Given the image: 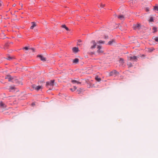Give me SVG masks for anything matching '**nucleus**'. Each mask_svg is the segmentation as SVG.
<instances>
[{
	"label": "nucleus",
	"mask_w": 158,
	"mask_h": 158,
	"mask_svg": "<svg viewBox=\"0 0 158 158\" xmlns=\"http://www.w3.org/2000/svg\"><path fill=\"white\" fill-rule=\"evenodd\" d=\"M5 79H8V81H12L14 82L13 80L14 79L13 77H12L10 75H7Z\"/></svg>",
	"instance_id": "nucleus-4"
},
{
	"label": "nucleus",
	"mask_w": 158,
	"mask_h": 158,
	"mask_svg": "<svg viewBox=\"0 0 158 158\" xmlns=\"http://www.w3.org/2000/svg\"><path fill=\"white\" fill-rule=\"evenodd\" d=\"M79 59L77 58H76L73 60V63L75 64H77L78 62Z\"/></svg>",
	"instance_id": "nucleus-16"
},
{
	"label": "nucleus",
	"mask_w": 158,
	"mask_h": 158,
	"mask_svg": "<svg viewBox=\"0 0 158 158\" xmlns=\"http://www.w3.org/2000/svg\"><path fill=\"white\" fill-rule=\"evenodd\" d=\"M54 83V80H53L49 81L46 82V86L48 87V86H53Z\"/></svg>",
	"instance_id": "nucleus-2"
},
{
	"label": "nucleus",
	"mask_w": 158,
	"mask_h": 158,
	"mask_svg": "<svg viewBox=\"0 0 158 158\" xmlns=\"http://www.w3.org/2000/svg\"><path fill=\"white\" fill-rule=\"evenodd\" d=\"M117 73H118L116 70H114L112 72H110L109 75L110 76H113L114 74H116Z\"/></svg>",
	"instance_id": "nucleus-6"
},
{
	"label": "nucleus",
	"mask_w": 158,
	"mask_h": 158,
	"mask_svg": "<svg viewBox=\"0 0 158 158\" xmlns=\"http://www.w3.org/2000/svg\"><path fill=\"white\" fill-rule=\"evenodd\" d=\"M3 5L2 2H0V7H1Z\"/></svg>",
	"instance_id": "nucleus-28"
},
{
	"label": "nucleus",
	"mask_w": 158,
	"mask_h": 158,
	"mask_svg": "<svg viewBox=\"0 0 158 158\" xmlns=\"http://www.w3.org/2000/svg\"><path fill=\"white\" fill-rule=\"evenodd\" d=\"M78 43H81V40H78Z\"/></svg>",
	"instance_id": "nucleus-33"
},
{
	"label": "nucleus",
	"mask_w": 158,
	"mask_h": 158,
	"mask_svg": "<svg viewBox=\"0 0 158 158\" xmlns=\"http://www.w3.org/2000/svg\"><path fill=\"white\" fill-rule=\"evenodd\" d=\"M7 59L8 60H10L12 58L11 57L9 56L8 57V58Z\"/></svg>",
	"instance_id": "nucleus-25"
},
{
	"label": "nucleus",
	"mask_w": 158,
	"mask_h": 158,
	"mask_svg": "<svg viewBox=\"0 0 158 158\" xmlns=\"http://www.w3.org/2000/svg\"><path fill=\"white\" fill-rule=\"evenodd\" d=\"M73 88H74V90H76L77 88L75 86H74Z\"/></svg>",
	"instance_id": "nucleus-32"
},
{
	"label": "nucleus",
	"mask_w": 158,
	"mask_h": 158,
	"mask_svg": "<svg viewBox=\"0 0 158 158\" xmlns=\"http://www.w3.org/2000/svg\"><path fill=\"white\" fill-rule=\"evenodd\" d=\"M0 106L1 107H3V108L6 107L5 105L2 102H0Z\"/></svg>",
	"instance_id": "nucleus-14"
},
{
	"label": "nucleus",
	"mask_w": 158,
	"mask_h": 158,
	"mask_svg": "<svg viewBox=\"0 0 158 158\" xmlns=\"http://www.w3.org/2000/svg\"><path fill=\"white\" fill-rule=\"evenodd\" d=\"M105 6V4H103L102 3L101 4L100 6L101 7H103L104 6Z\"/></svg>",
	"instance_id": "nucleus-26"
},
{
	"label": "nucleus",
	"mask_w": 158,
	"mask_h": 158,
	"mask_svg": "<svg viewBox=\"0 0 158 158\" xmlns=\"http://www.w3.org/2000/svg\"><path fill=\"white\" fill-rule=\"evenodd\" d=\"M92 54H94V53L92 52Z\"/></svg>",
	"instance_id": "nucleus-40"
},
{
	"label": "nucleus",
	"mask_w": 158,
	"mask_h": 158,
	"mask_svg": "<svg viewBox=\"0 0 158 158\" xmlns=\"http://www.w3.org/2000/svg\"><path fill=\"white\" fill-rule=\"evenodd\" d=\"M77 44L78 45H81L80 44Z\"/></svg>",
	"instance_id": "nucleus-37"
},
{
	"label": "nucleus",
	"mask_w": 158,
	"mask_h": 158,
	"mask_svg": "<svg viewBox=\"0 0 158 158\" xmlns=\"http://www.w3.org/2000/svg\"><path fill=\"white\" fill-rule=\"evenodd\" d=\"M115 43V41L114 40H112L111 41H109L108 42V44L109 45H113L114 43Z\"/></svg>",
	"instance_id": "nucleus-12"
},
{
	"label": "nucleus",
	"mask_w": 158,
	"mask_h": 158,
	"mask_svg": "<svg viewBox=\"0 0 158 158\" xmlns=\"http://www.w3.org/2000/svg\"><path fill=\"white\" fill-rule=\"evenodd\" d=\"M153 50V49L150 48V49H149L148 51L150 52L152 51Z\"/></svg>",
	"instance_id": "nucleus-24"
},
{
	"label": "nucleus",
	"mask_w": 158,
	"mask_h": 158,
	"mask_svg": "<svg viewBox=\"0 0 158 158\" xmlns=\"http://www.w3.org/2000/svg\"><path fill=\"white\" fill-rule=\"evenodd\" d=\"M73 52H77L78 51V48H77L74 47L73 48Z\"/></svg>",
	"instance_id": "nucleus-13"
},
{
	"label": "nucleus",
	"mask_w": 158,
	"mask_h": 158,
	"mask_svg": "<svg viewBox=\"0 0 158 158\" xmlns=\"http://www.w3.org/2000/svg\"><path fill=\"white\" fill-rule=\"evenodd\" d=\"M95 80L98 82H99L101 81V79L99 78L98 76H96L95 77Z\"/></svg>",
	"instance_id": "nucleus-18"
},
{
	"label": "nucleus",
	"mask_w": 158,
	"mask_h": 158,
	"mask_svg": "<svg viewBox=\"0 0 158 158\" xmlns=\"http://www.w3.org/2000/svg\"><path fill=\"white\" fill-rule=\"evenodd\" d=\"M61 27L62 28H65L67 31H69V28L66 26L65 25H62Z\"/></svg>",
	"instance_id": "nucleus-17"
},
{
	"label": "nucleus",
	"mask_w": 158,
	"mask_h": 158,
	"mask_svg": "<svg viewBox=\"0 0 158 158\" xmlns=\"http://www.w3.org/2000/svg\"><path fill=\"white\" fill-rule=\"evenodd\" d=\"M152 39H153L156 42L158 41V37H152Z\"/></svg>",
	"instance_id": "nucleus-19"
},
{
	"label": "nucleus",
	"mask_w": 158,
	"mask_h": 158,
	"mask_svg": "<svg viewBox=\"0 0 158 158\" xmlns=\"http://www.w3.org/2000/svg\"><path fill=\"white\" fill-rule=\"evenodd\" d=\"M37 86L35 85H32V88L35 89H36Z\"/></svg>",
	"instance_id": "nucleus-21"
},
{
	"label": "nucleus",
	"mask_w": 158,
	"mask_h": 158,
	"mask_svg": "<svg viewBox=\"0 0 158 158\" xmlns=\"http://www.w3.org/2000/svg\"><path fill=\"white\" fill-rule=\"evenodd\" d=\"M43 88L42 86H37L36 90L38 91L40 89H42Z\"/></svg>",
	"instance_id": "nucleus-15"
},
{
	"label": "nucleus",
	"mask_w": 158,
	"mask_h": 158,
	"mask_svg": "<svg viewBox=\"0 0 158 158\" xmlns=\"http://www.w3.org/2000/svg\"><path fill=\"white\" fill-rule=\"evenodd\" d=\"M13 6H16V5L15 4H14Z\"/></svg>",
	"instance_id": "nucleus-36"
},
{
	"label": "nucleus",
	"mask_w": 158,
	"mask_h": 158,
	"mask_svg": "<svg viewBox=\"0 0 158 158\" xmlns=\"http://www.w3.org/2000/svg\"><path fill=\"white\" fill-rule=\"evenodd\" d=\"M153 20V18L152 17H151L149 19V22H152Z\"/></svg>",
	"instance_id": "nucleus-23"
},
{
	"label": "nucleus",
	"mask_w": 158,
	"mask_h": 158,
	"mask_svg": "<svg viewBox=\"0 0 158 158\" xmlns=\"http://www.w3.org/2000/svg\"><path fill=\"white\" fill-rule=\"evenodd\" d=\"M128 65L129 66H130V67H131V66H132V64H131V63H129V64H128Z\"/></svg>",
	"instance_id": "nucleus-30"
},
{
	"label": "nucleus",
	"mask_w": 158,
	"mask_h": 158,
	"mask_svg": "<svg viewBox=\"0 0 158 158\" xmlns=\"http://www.w3.org/2000/svg\"><path fill=\"white\" fill-rule=\"evenodd\" d=\"M133 28L135 30H139L141 28V25L139 23L134 24L133 25Z\"/></svg>",
	"instance_id": "nucleus-1"
},
{
	"label": "nucleus",
	"mask_w": 158,
	"mask_h": 158,
	"mask_svg": "<svg viewBox=\"0 0 158 158\" xmlns=\"http://www.w3.org/2000/svg\"><path fill=\"white\" fill-rule=\"evenodd\" d=\"M128 58L131 61H136L137 59V57L134 56L128 57Z\"/></svg>",
	"instance_id": "nucleus-3"
},
{
	"label": "nucleus",
	"mask_w": 158,
	"mask_h": 158,
	"mask_svg": "<svg viewBox=\"0 0 158 158\" xmlns=\"http://www.w3.org/2000/svg\"><path fill=\"white\" fill-rule=\"evenodd\" d=\"M71 89L72 90V89Z\"/></svg>",
	"instance_id": "nucleus-41"
},
{
	"label": "nucleus",
	"mask_w": 158,
	"mask_h": 158,
	"mask_svg": "<svg viewBox=\"0 0 158 158\" xmlns=\"http://www.w3.org/2000/svg\"><path fill=\"white\" fill-rule=\"evenodd\" d=\"M118 18L121 19V20H124V16L123 15H120L118 16Z\"/></svg>",
	"instance_id": "nucleus-10"
},
{
	"label": "nucleus",
	"mask_w": 158,
	"mask_h": 158,
	"mask_svg": "<svg viewBox=\"0 0 158 158\" xmlns=\"http://www.w3.org/2000/svg\"><path fill=\"white\" fill-rule=\"evenodd\" d=\"M24 49H25V50H28V48L27 47H24Z\"/></svg>",
	"instance_id": "nucleus-29"
},
{
	"label": "nucleus",
	"mask_w": 158,
	"mask_h": 158,
	"mask_svg": "<svg viewBox=\"0 0 158 158\" xmlns=\"http://www.w3.org/2000/svg\"><path fill=\"white\" fill-rule=\"evenodd\" d=\"M38 57H39L40 59L43 61H45L46 60V59L42 55H38Z\"/></svg>",
	"instance_id": "nucleus-8"
},
{
	"label": "nucleus",
	"mask_w": 158,
	"mask_h": 158,
	"mask_svg": "<svg viewBox=\"0 0 158 158\" xmlns=\"http://www.w3.org/2000/svg\"><path fill=\"white\" fill-rule=\"evenodd\" d=\"M99 42L100 43H104V42L101 41V40H100L99 41Z\"/></svg>",
	"instance_id": "nucleus-31"
},
{
	"label": "nucleus",
	"mask_w": 158,
	"mask_h": 158,
	"mask_svg": "<svg viewBox=\"0 0 158 158\" xmlns=\"http://www.w3.org/2000/svg\"><path fill=\"white\" fill-rule=\"evenodd\" d=\"M147 11L148 10V9H147Z\"/></svg>",
	"instance_id": "nucleus-38"
},
{
	"label": "nucleus",
	"mask_w": 158,
	"mask_h": 158,
	"mask_svg": "<svg viewBox=\"0 0 158 158\" xmlns=\"http://www.w3.org/2000/svg\"><path fill=\"white\" fill-rule=\"evenodd\" d=\"M98 49L97 50V52L99 54H101L103 53V51L101 49V47L100 46H98Z\"/></svg>",
	"instance_id": "nucleus-7"
},
{
	"label": "nucleus",
	"mask_w": 158,
	"mask_h": 158,
	"mask_svg": "<svg viewBox=\"0 0 158 158\" xmlns=\"http://www.w3.org/2000/svg\"><path fill=\"white\" fill-rule=\"evenodd\" d=\"M78 91L79 92L78 93V94H79L80 93V91Z\"/></svg>",
	"instance_id": "nucleus-39"
},
{
	"label": "nucleus",
	"mask_w": 158,
	"mask_h": 158,
	"mask_svg": "<svg viewBox=\"0 0 158 158\" xmlns=\"http://www.w3.org/2000/svg\"><path fill=\"white\" fill-rule=\"evenodd\" d=\"M32 25L31 27V29H33L36 26V24L35 22H32L31 23Z\"/></svg>",
	"instance_id": "nucleus-11"
},
{
	"label": "nucleus",
	"mask_w": 158,
	"mask_h": 158,
	"mask_svg": "<svg viewBox=\"0 0 158 158\" xmlns=\"http://www.w3.org/2000/svg\"><path fill=\"white\" fill-rule=\"evenodd\" d=\"M72 82L73 84L76 83L78 85L80 84L81 83V82L78 81L76 80H73L72 81Z\"/></svg>",
	"instance_id": "nucleus-9"
},
{
	"label": "nucleus",
	"mask_w": 158,
	"mask_h": 158,
	"mask_svg": "<svg viewBox=\"0 0 158 158\" xmlns=\"http://www.w3.org/2000/svg\"><path fill=\"white\" fill-rule=\"evenodd\" d=\"M157 28L156 27H154L153 28V30H154V32H156L157 31Z\"/></svg>",
	"instance_id": "nucleus-22"
},
{
	"label": "nucleus",
	"mask_w": 158,
	"mask_h": 158,
	"mask_svg": "<svg viewBox=\"0 0 158 158\" xmlns=\"http://www.w3.org/2000/svg\"><path fill=\"white\" fill-rule=\"evenodd\" d=\"M120 62L121 63H123V59H121L120 60Z\"/></svg>",
	"instance_id": "nucleus-27"
},
{
	"label": "nucleus",
	"mask_w": 158,
	"mask_h": 158,
	"mask_svg": "<svg viewBox=\"0 0 158 158\" xmlns=\"http://www.w3.org/2000/svg\"><path fill=\"white\" fill-rule=\"evenodd\" d=\"M31 105L32 106H34L35 105V103H32L31 104Z\"/></svg>",
	"instance_id": "nucleus-34"
},
{
	"label": "nucleus",
	"mask_w": 158,
	"mask_h": 158,
	"mask_svg": "<svg viewBox=\"0 0 158 158\" xmlns=\"http://www.w3.org/2000/svg\"><path fill=\"white\" fill-rule=\"evenodd\" d=\"M91 44H92V45L90 47L91 49H94L95 48L96 46V43L95 41H92Z\"/></svg>",
	"instance_id": "nucleus-5"
},
{
	"label": "nucleus",
	"mask_w": 158,
	"mask_h": 158,
	"mask_svg": "<svg viewBox=\"0 0 158 158\" xmlns=\"http://www.w3.org/2000/svg\"><path fill=\"white\" fill-rule=\"evenodd\" d=\"M32 51L33 52H34V48H31V49Z\"/></svg>",
	"instance_id": "nucleus-35"
},
{
	"label": "nucleus",
	"mask_w": 158,
	"mask_h": 158,
	"mask_svg": "<svg viewBox=\"0 0 158 158\" xmlns=\"http://www.w3.org/2000/svg\"><path fill=\"white\" fill-rule=\"evenodd\" d=\"M15 89V87L14 86H10L9 89V90L10 91H12L13 90Z\"/></svg>",
	"instance_id": "nucleus-20"
}]
</instances>
